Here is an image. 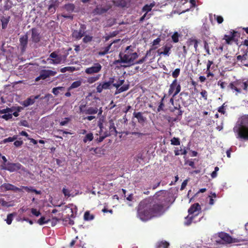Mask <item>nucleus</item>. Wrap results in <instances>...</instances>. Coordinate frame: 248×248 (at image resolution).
<instances>
[{
    "label": "nucleus",
    "mask_w": 248,
    "mask_h": 248,
    "mask_svg": "<svg viewBox=\"0 0 248 248\" xmlns=\"http://www.w3.org/2000/svg\"><path fill=\"white\" fill-rule=\"evenodd\" d=\"M133 116L136 118L138 120V122L140 124L143 125L146 120V118L144 117L142 113L141 112H135L134 111L133 113Z\"/></svg>",
    "instance_id": "24"
},
{
    "label": "nucleus",
    "mask_w": 248,
    "mask_h": 248,
    "mask_svg": "<svg viewBox=\"0 0 248 248\" xmlns=\"http://www.w3.org/2000/svg\"><path fill=\"white\" fill-rule=\"evenodd\" d=\"M57 74L56 71L50 70H42L40 72V75L35 78V81H38L41 79H45L50 76H54Z\"/></svg>",
    "instance_id": "9"
},
{
    "label": "nucleus",
    "mask_w": 248,
    "mask_h": 248,
    "mask_svg": "<svg viewBox=\"0 0 248 248\" xmlns=\"http://www.w3.org/2000/svg\"><path fill=\"white\" fill-rule=\"evenodd\" d=\"M94 216L91 214L90 211H86L84 215V219L85 220L89 221L93 219Z\"/></svg>",
    "instance_id": "34"
},
{
    "label": "nucleus",
    "mask_w": 248,
    "mask_h": 248,
    "mask_svg": "<svg viewBox=\"0 0 248 248\" xmlns=\"http://www.w3.org/2000/svg\"><path fill=\"white\" fill-rule=\"evenodd\" d=\"M227 84L226 82L225 81H223L222 80H219L217 82V85L219 86L221 89H224L225 88L226 85Z\"/></svg>",
    "instance_id": "57"
},
{
    "label": "nucleus",
    "mask_w": 248,
    "mask_h": 248,
    "mask_svg": "<svg viewBox=\"0 0 248 248\" xmlns=\"http://www.w3.org/2000/svg\"><path fill=\"white\" fill-rule=\"evenodd\" d=\"M170 198L168 192L160 190L153 196L142 200L138 206V217L141 220L146 221L161 216L169 207Z\"/></svg>",
    "instance_id": "1"
},
{
    "label": "nucleus",
    "mask_w": 248,
    "mask_h": 248,
    "mask_svg": "<svg viewBox=\"0 0 248 248\" xmlns=\"http://www.w3.org/2000/svg\"><path fill=\"white\" fill-rule=\"evenodd\" d=\"M17 139V137L16 136H14L13 137H9L8 138L4 139L2 141V143H6L7 142H12L16 140Z\"/></svg>",
    "instance_id": "45"
},
{
    "label": "nucleus",
    "mask_w": 248,
    "mask_h": 248,
    "mask_svg": "<svg viewBox=\"0 0 248 248\" xmlns=\"http://www.w3.org/2000/svg\"><path fill=\"white\" fill-rule=\"evenodd\" d=\"M31 41L33 43H39L41 39V36L38 30L35 28H33L31 30Z\"/></svg>",
    "instance_id": "13"
},
{
    "label": "nucleus",
    "mask_w": 248,
    "mask_h": 248,
    "mask_svg": "<svg viewBox=\"0 0 248 248\" xmlns=\"http://www.w3.org/2000/svg\"><path fill=\"white\" fill-rule=\"evenodd\" d=\"M169 243L166 241H161L158 243L157 248H168Z\"/></svg>",
    "instance_id": "42"
},
{
    "label": "nucleus",
    "mask_w": 248,
    "mask_h": 248,
    "mask_svg": "<svg viewBox=\"0 0 248 248\" xmlns=\"http://www.w3.org/2000/svg\"><path fill=\"white\" fill-rule=\"evenodd\" d=\"M129 88V84H124L121 87L120 86V87L116 88V91L115 94H117L118 93H120L126 91L128 90Z\"/></svg>",
    "instance_id": "33"
},
{
    "label": "nucleus",
    "mask_w": 248,
    "mask_h": 248,
    "mask_svg": "<svg viewBox=\"0 0 248 248\" xmlns=\"http://www.w3.org/2000/svg\"><path fill=\"white\" fill-rule=\"evenodd\" d=\"M248 87V81H244L243 80L238 79L230 82L228 88L233 92H235V95H238L242 93V89L247 92Z\"/></svg>",
    "instance_id": "4"
},
{
    "label": "nucleus",
    "mask_w": 248,
    "mask_h": 248,
    "mask_svg": "<svg viewBox=\"0 0 248 248\" xmlns=\"http://www.w3.org/2000/svg\"><path fill=\"white\" fill-rule=\"evenodd\" d=\"M124 79H119L117 83L113 84V86L115 87L116 88H118V87L121 86L124 84Z\"/></svg>",
    "instance_id": "52"
},
{
    "label": "nucleus",
    "mask_w": 248,
    "mask_h": 248,
    "mask_svg": "<svg viewBox=\"0 0 248 248\" xmlns=\"http://www.w3.org/2000/svg\"><path fill=\"white\" fill-rule=\"evenodd\" d=\"M70 121V119L68 117H66L63 119L61 122L60 123V125L63 126L67 124Z\"/></svg>",
    "instance_id": "54"
},
{
    "label": "nucleus",
    "mask_w": 248,
    "mask_h": 248,
    "mask_svg": "<svg viewBox=\"0 0 248 248\" xmlns=\"http://www.w3.org/2000/svg\"><path fill=\"white\" fill-rule=\"evenodd\" d=\"M214 16H215V18L216 19V20H217V22L218 24H221L223 22V21H224L223 18L221 16H216L215 15Z\"/></svg>",
    "instance_id": "55"
},
{
    "label": "nucleus",
    "mask_w": 248,
    "mask_h": 248,
    "mask_svg": "<svg viewBox=\"0 0 248 248\" xmlns=\"http://www.w3.org/2000/svg\"><path fill=\"white\" fill-rule=\"evenodd\" d=\"M28 43V36L27 34L20 36L19 38V46L22 53L25 52L27 47Z\"/></svg>",
    "instance_id": "14"
},
{
    "label": "nucleus",
    "mask_w": 248,
    "mask_h": 248,
    "mask_svg": "<svg viewBox=\"0 0 248 248\" xmlns=\"http://www.w3.org/2000/svg\"><path fill=\"white\" fill-rule=\"evenodd\" d=\"M81 83L82 82L80 80H77L73 82L71 86L68 88V91H70L73 89L78 88L81 85Z\"/></svg>",
    "instance_id": "35"
},
{
    "label": "nucleus",
    "mask_w": 248,
    "mask_h": 248,
    "mask_svg": "<svg viewBox=\"0 0 248 248\" xmlns=\"http://www.w3.org/2000/svg\"><path fill=\"white\" fill-rule=\"evenodd\" d=\"M13 214H9L7 215V218L6 219V223L8 225H10L12 223L13 220Z\"/></svg>",
    "instance_id": "51"
},
{
    "label": "nucleus",
    "mask_w": 248,
    "mask_h": 248,
    "mask_svg": "<svg viewBox=\"0 0 248 248\" xmlns=\"http://www.w3.org/2000/svg\"><path fill=\"white\" fill-rule=\"evenodd\" d=\"M165 105L163 102H159V106L157 109V112H160V111L163 110V108L164 107Z\"/></svg>",
    "instance_id": "62"
},
{
    "label": "nucleus",
    "mask_w": 248,
    "mask_h": 248,
    "mask_svg": "<svg viewBox=\"0 0 248 248\" xmlns=\"http://www.w3.org/2000/svg\"><path fill=\"white\" fill-rule=\"evenodd\" d=\"M180 99L181 100L183 105L185 107H187L190 104L189 96L187 92H181L180 93Z\"/></svg>",
    "instance_id": "19"
},
{
    "label": "nucleus",
    "mask_w": 248,
    "mask_h": 248,
    "mask_svg": "<svg viewBox=\"0 0 248 248\" xmlns=\"http://www.w3.org/2000/svg\"><path fill=\"white\" fill-rule=\"evenodd\" d=\"M58 221H59V219H58L56 217H52V219L50 220V221L51 222L52 226H54L55 225H56V224L57 223Z\"/></svg>",
    "instance_id": "63"
},
{
    "label": "nucleus",
    "mask_w": 248,
    "mask_h": 248,
    "mask_svg": "<svg viewBox=\"0 0 248 248\" xmlns=\"http://www.w3.org/2000/svg\"><path fill=\"white\" fill-rule=\"evenodd\" d=\"M201 95L203 99L205 101L207 100L208 93L205 90H202L201 92Z\"/></svg>",
    "instance_id": "53"
},
{
    "label": "nucleus",
    "mask_w": 248,
    "mask_h": 248,
    "mask_svg": "<svg viewBox=\"0 0 248 248\" xmlns=\"http://www.w3.org/2000/svg\"><path fill=\"white\" fill-rule=\"evenodd\" d=\"M248 57V50H244L242 55H240L237 56L236 59L238 61H240L241 63L245 66L246 63V60Z\"/></svg>",
    "instance_id": "28"
},
{
    "label": "nucleus",
    "mask_w": 248,
    "mask_h": 248,
    "mask_svg": "<svg viewBox=\"0 0 248 248\" xmlns=\"http://www.w3.org/2000/svg\"><path fill=\"white\" fill-rule=\"evenodd\" d=\"M75 69V68L74 67H64L61 69L60 72L62 73H65L68 71L72 72L74 71Z\"/></svg>",
    "instance_id": "47"
},
{
    "label": "nucleus",
    "mask_w": 248,
    "mask_h": 248,
    "mask_svg": "<svg viewBox=\"0 0 248 248\" xmlns=\"http://www.w3.org/2000/svg\"><path fill=\"white\" fill-rule=\"evenodd\" d=\"M112 6L111 4H107L105 7H102L101 6L98 5L94 9V12L98 15H102L106 13L109 10Z\"/></svg>",
    "instance_id": "22"
},
{
    "label": "nucleus",
    "mask_w": 248,
    "mask_h": 248,
    "mask_svg": "<svg viewBox=\"0 0 248 248\" xmlns=\"http://www.w3.org/2000/svg\"><path fill=\"white\" fill-rule=\"evenodd\" d=\"M50 219H48L47 220H46V218L44 217H42L40 219H39L37 221V223L40 225H42L45 224H46L50 222Z\"/></svg>",
    "instance_id": "41"
},
{
    "label": "nucleus",
    "mask_w": 248,
    "mask_h": 248,
    "mask_svg": "<svg viewBox=\"0 0 248 248\" xmlns=\"http://www.w3.org/2000/svg\"><path fill=\"white\" fill-rule=\"evenodd\" d=\"M111 48V44H109L107 46L102 48L101 50L99 51L98 54L99 56H104L109 53V50Z\"/></svg>",
    "instance_id": "32"
},
{
    "label": "nucleus",
    "mask_w": 248,
    "mask_h": 248,
    "mask_svg": "<svg viewBox=\"0 0 248 248\" xmlns=\"http://www.w3.org/2000/svg\"><path fill=\"white\" fill-rule=\"evenodd\" d=\"M201 210V207L199 203H195L191 205L188 210L189 215L186 217V225H190L194 217L199 214Z\"/></svg>",
    "instance_id": "5"
},
{
    "label": "nucleus",
    "mask_w": 248,
    "mask_h": 248,
    "mask_svg": "<svg viewBox=\"0 0 248 248\" xmlns=\"http://www.w3.org/2000/svg\"><path fill=\"white\" fill-rule=\"evenodd\" d=\"M113 3L115 6L121 8L128 7L129 5L128 2L126 0H113Z\"/></svg>",
    "instance_id": "27"
},
{
    "label": "nucleus",
    "mask_w": 248,
    "mask_h": 248,
    "mask_svg": "<svg viewBox=\"0 0 248 248\" xmlns=\"http://www.w3.org/2000/svg\"><path fill=\"white\" fill-rule=\"evenodd\" d=\"M237 33V31H231L230 34L229 35H225L223 39L225 40L227 44H230L232 41L235 40V37Z\"/></svg>",
    "instance_id": "23"
},
{
    "label": "nucleus",
    "mask_w": 248,
    "mask_h": 248,
    "mask_svg": "<svg viewBox=\"0 0 248 248\" xmlns=\"http://www.w3.org/2000/svg\"><path fill=\"white\" fill-rule=\"evenodd\" d=\"M22 189H24L25 191H26L28 192H34L36 194H41V191L40 190H37L35 189H34L32 186H22Z\"/></svg>",
    "instance_id": "31"
},
{
    "label": "nucleus",
    "mask_w": 248,
    "mask_h": 248,
    "mask_svg": "<svg viewBox=\"0 0 248 248\" xmlns=\"http://www.w3.org/2000/svg\"><path fill=\"white\" fill-rule=\"evenodd\" d=\"M155 6L154 3H150V4H146L143 6L142 8V11L143 12H146V13H147L148 12H150L151 11L152 8Z\"/></svg>",
    "instance_id": "38"
},
{
    "label": "nucleus",
    "mask_w": 248,
    "mask_h": 248,
    "mask_svg": "<svg viewBox=\"0 0 248 248\" xmlns=\"http://www.w3.org/2000/svg\"><path fill=\"white\" fill-rule=\"evenodd\" d=\"M86 26L81 24L78 30H75L72 31V37L76 40H80L86 33Z\"/></svg>",
    "instance_id": "8"
},
{
    "label": "nucleus",
    "mask_w": 248,
    "mask_h": 248,
    "mask_svg": "<svg viewBox=\"0 0 248 248\" xmlns=\"http://www.w3.org/2000/svg\"><path fill=\"white\" fill-rule=\"evenodd\" d=\"M138 54L137 52H134L131 46H127L122 53L124 63H128L129 65L134 64V61L138 58Z\"/></svg>",
    "instance_id": "3"
},
{
    "label": "nucleus",
    "mask_w": 248,
    "mask_h": 248,
    "mask_svg": "<svg viewBox=\"0 0 248 248\" xmlns=\"http://www.w3.org/2000/svg\"><path fill=\"white\" fill-rule=\"evenodd\" d=\"M183 112L184 111L182 109H178V110H176L175 112L174 113V114L177 116V119H179L180 117H181Z\"/></svg>",
    "instance_id": "61"
},
{
    "label": "nucleus",
    "mask_w": 248,
    "mask_h": 248,
    "mask_svg": "<svg viewBox=\"0 0 248 248\" xmlns=\"http://www.w3.org/2000/svg\"><path fill=\"white\" fill-rule=\"evenodd\" d=\"M187 182H188L187 179H186L183 182V183L181 185V188H180L181 190H183V189H184L185 188L186 186V185L187 184Z\"/></svg>",
    "instance_id": "64"
},
{
    "label": "nucleus",
    "mask_w": 248,
    "mask_h": 248,
    "mask_svg": "<svg viewBox=\"0 0 248 248\" xmlns=\"http://www.w3.org/2000/svg\"><path fill=\"white\" fill-rule=\"evenodd\" d=\"M199 41L197 39L191 37L189 38L186 42V45L188 49H190L192 46H193L195 51H197Z\"/></svg>",
    "instance_id": "20"
},
{
    "label": "nucleus",
    "mask_w": 248,
    "mask_h": 248,
    "mask_svg": "<svg viewBox=\"0 0 248 248\" xmlns=\"http://www.w3.org/2000/svg\"><path fill=\"white\" fill-rule=\"evenodd\" d=\"M180 36V34L178 33V32H174V33L171 36V39L172 40V41L175 43L178 42L179 38Z\"/></svg>",
    "instance_id": "39"
},
{
    "label": "nucleus",
    "mask_w": 248,
    "mask_h": 248,
    "mask_svg": "<svg viewBox=\"0 0 248 248\" xmlns=\"http://www.w3.org/2000/svg\"><path fill=\"white\" fill-rule=\"evenodd\" d=\"M233 131L237 134L238 139L248 140V114H243L238 118Z\"/></svg>",
    "instance_id": "2"
},
{
    "label": "nucleus",
    "mask_w": 248,
    "mask_h": 248,
    "mask_svg": "<svg viewBox=\"0 0 248 248\" xmlns=\"http://www.w3.org/2000/svg\"><path fill=\"white\" fill-rule=\"evenodd\" d=\"M39 98V95L36 96H31L30 97L28 98L27 99L22 101L20 104L21 105L24 106V107H27L29 106H31L35 102L36 99Z\"/></svg>",
    "instance_id": "21"
},
{
    "label": "nucleus",
    "mask_w": 248,
    "mask_h": 248,
    "mask_svg": "<svg viewBox=\"0 0 248 248\" xmlns=\"http://www.w3.org/2000/svg\"><path fill=\"white\" fill-rule=\"evenodd\" d=\"M131 134L135 136V140H137V142L139 143L144 142L146 140V136H149L150 135L149 133H144L138 132H132Z\"/></svg>",
    "instance_id": "16"
},
{
    "label": "nucleus",
    "mask_w": 248,
    "mask_h": 248,
    "mask_svg": "<svg viewBox=\"0 0 248 248\" xmlns=\"http://www.w3.org/2000/svg\"><path fill=\"white\" fill-rule=\"evenodd\" d=\"M93 139V133H89L86 134L84 139H83V141L84 143H86L87 141H91Z\"/></svg>",
    "instance_id": "37"
},
{
    "label": "nucleus",
    "mask_w": 248,
    "mask_h": 248,
    "mask_svg": "<svg viewBox=\"0 0 248 248\" xmlns=\"http://www.w3.org/2000/svg\"><path fill=\"white\" fill-rule=\"evenodd\" d=\"M181 87L179 83L178 82L177 79H174L170 85L168 91V95L173 94V97L177 95L181 91Z\"/></svg>",
    "instance_id": "6"
},
{
    "label": "nucleus",
    "mask_w": 248,
    "mask_h": 248,
    "mask_svg": "<svg viewBox=\"0 0 248 248\" xmlns=\"http://www.w3.org/2000/svg\"><path fill=\"white\" fill-rule=\"evenodd\" d=\"M80 112L85 114L93 115L98 112V108L96 107H86V105H81L79 107Z\"/></svg>",
    "instance_id": "10"
},
{
    "label": "nucleus",
    "mask_w": 248,
    "mask_h": 248,
    "mask_svg": "<svg viewBox=\"0 0 248 248\" xmlns=\"http://www.w3.org/2000/svg\"><path fill=\"white\" fill-rule=\"evenodd\" d=\"M218 237L222 240L224 243L231 244L235 243V239L232 238L228 233L224 232L218 233Z\"/></svg>",
    "instance_id": "15"
},
{
    "label": "nucleus",
    "mask_w": 248,
    "mask_h": 248,
    "mask_svg": "<svg viewBox=\"0 0 248 248\" xmlns=\"http://www.w3.org/2000/svg\"><path fill=\"white\" fill-rule=\"evenodd\" d=\"M171 144L173 145H180V140L178 138L173 137L170 140Z\"/></svg>",
    "instance_id": "43"
},
{
    "label": "nucleus",
    "mask_w": 248,
    "mask_h": 248,
    "mask_svg": "<svg viewBox=\"0 0 248 248\" xmlns=\"http://www.w3.org/2000/svg\"><path fill=\"white\" fill-rule=\"evenodd\" d=\"M98 126L100 128V136L99 138H97L96 140L98 141V142H101L104 140L105 138L109 136V133H108L107 132H105L103 123H99Z\"/></svg>",
    "instance_id": "17"
},
{
    "label": "nucleus",
    "mask_w": 248,
    "mask_h": 248,
    "mask_svg": "<svg viewBox=\"0 0 248 248\" xmlns=\"http://www.w3.org/2000/svg\"><path fill=\"white\" fill-rule=\"evenodd\" d=\"M172 47V46L171 45L170 46L166 45L162 47L164 49V51L162 52H159V50H158V53L160 55H163L165 56H169L170 54L169 51H170Z\"/></svg>",
    "instance_id": "29"
},
{
    "label": "nucleus",
    "mask_w": 248,
    "mask_h": 248,
    "mask_svg": "<svg viewBox=\"0 0 248 248\" xmlns=\"http://www.w3.org/2000/svg\"><path fill=\"white\" fill-rule=\"evenodd\" d=\"M100 75L96 76L95 77H90L88 78V82L89 83H93L99 79Z\"/></svg>",
    "instance_id": "48"
},
{
    "label": "nucleus",
    "mask_w": 248,
    "mask_h": 248,
    "mask_svg": "<svg viewBox=\"0 0 248 248\" xmlns=\"http://www.w3.org/2000/svg\"><path fill=\"white\" fill-rule=\"evenodd\" d=\"M3 169L10 172H14L19 170H24L25 168L19 163H11L8 162L3 167Z\"/></svg>",
    "instance_id": "7"
},
{
    "label": "nucleus",
    "mask_w": 248,
    "mask_h": 248,
    "mask_svg": "<svg viewBox=\"0 0 248 248\" xmlns=\"http://www.w3.org/2000/svg\"><path fill=\"white\" fill-rule=\"evenodd\" d=\"M64 89L65 88L63 87H55L52 89V93L55 95H57L59 93L60 91H63L64 90Z\"/></svg>",
    "instance_id": "40"
},
{
    "label": "nucleus",
    "mask_w": 248,
    "mask_h": 248,
    "mask_svg": "<svg viewBox=\"0 0 248 248\" xmlns=\"http://www.w3.org/2000/svg\"><path fill=\"white\" fill-rule=\"evenodd\" d=\"M108 127L109 131L107 130L106 129L104 128L105 132H107L108 133H109V136L110 135L116 136L118 132L116 130V128L115 126V124L113 120L111 119L109 120L108 125Z\"/></svg>",
    "instance_id": "18"
},
{
    "label": "nucleus",
    "mask_w": 248,
    "mask_h": 248,
    "mask_svg": "<svg viewBox=\"0 0 248 248\" xmlns=\"http://www.w3.org/2000/svg\"><path fill=\"white\" fill-rule=\"evenodd\" d=\"M49 57L51 58L54 59L51 60V63L54 64H57L61 63L62 60V58L61 57H59L58 56L56 52L54 51L51 53L50 54Z\"/></svg>",
    "instance_id": "26"
},
{
    "label": "nucleus",
    "mask_w": 248,
    "mask_h": 248,
    "mask_svg": "<svg viewBox=\"0 0 248 248\" xmlns=\"http://www.w3.org/2000/svg\"><path fill=\"white\" fill-rule=\"evenodd\" d=\"M93 36L89 35H84V38H83V42L84 43H88L90 42L93 40Z\"/></svg>",
    "instance_id": "46"
},
{
    "label": "nucleus",
    "mask_w": 248,
    "mask_h": 248,
    "mask_svg": "<svg viewBox=\"0 0 248 248\" xmlns=\"http://www.w3.org/2000/svg\"><path fill=\"white\" fill-rule=\"evenodd\" d=\"M180 73V69L176 68L172 73V76L173 78L176 79V78L179 76Z\"/></svg>",
    "instance_id": "49"
},
{
    "label": "nucleus",
    "mask_w": 248,
    "mask_h": 248,
    "mask_svg": "<svg viewBox=\"0 0 248 248\" xmlns=\"http://www.w3.org/2000/svg\"><path fill=\"white\" fill-rule=\"evenodd\" d=\"M0 188L1 191L3 192L10 190L13 191L14 192H20L22 191L21 189L9 183H4L2 184L0 186Z\"/></svg>",
    "instance_id": "12"
},
{
    "label": "nucleus",
    "mask_w": 248,
    "mask_h": 248,
    "mask_svg": "<svg viewBox=\"0 0 248 248\" xmlns=\"http://www.w3.org/2000/svg\"><path fill=\"white\" fill-rule=\"evenodd\" d=\"M10 17L2 16L0 18V21L1 22V27L2 29H5L7 28V25L9 22Z\"/></svg>",
    "instance_id": "30"
},
{
    "label": "nucleus",
    "mask_w": 248,
    "mask_h": 248,
    "mask_svg": "<svg viewBox=\"0 0 248 248\" xmlns=\"http://www.w3.org/2000/svg\"><path fill=\"white\" fill-rule=\"evenodd\" d=\"M119 56L120 57V59L119 60H115L114 62V63L115 64H118V63H124V62L122 61L123 60V58L122 57V52H121L119 53Z\"/></svg>",
    "instance_id": "59"
},
{
    "label": "nucleus",
    "mask_w": 248,
    "mask_h": 248,
    "mask_svg": "<svg viewBox=\"0 0 248 248\" xmlns=\"http://www.w3.org/2000/svg\"><path fill=\"white\" fill-rule=\"evenodd\" d=\"M75 8V5L73 3H68L64 5V9L69 12H73Z\"/></svg>",
    "instance_id": "36"
},
{
    "label": "nucleus",
    "mask_w": 248,
    "mask_h": 248,
    "mask_svg": "<svg viewBox=\"0 0 248 248\" xmlns=\"http://www.w3.org/2000/svg\"><path fill=\"white\" fill-rule=\"evenodd\" d=\"M213 64V61L208 60L207 63V68L206 72L211 71V65Z\"/></svg>",
    "instance_id": "60"
},
{
    "label": "nucleus",
    "mask_w": 248,
    "mask_h": 248,
    "mask_svg": "<svg viewBox=\"0 0 248 248\" xmlns=\"http://www.w3.org/2000/svg\"><path fill=\"white\" fill-rule=\"evenodd\" d=\"M102 67L101 65L99 63H95L91 67L87 68L85 70V72L88 75L98 73L101 70Z\"/></svg>",
    "instance_id": "11"
},
{
    "label": "nucleus",
    "mask_w": 248,
    "mask_h": 248,
    "mask_svg": "<svg viewBox=\"0 0 248 248\" xmlns=\"http://www.w3.org/2000/svg\"><path fill=\"white\" fill-rule=\"evenodd\" d=\"M110 86L107 82H102L100 83L96 87V91L98 93H101L103 90L109 89Z\"/></svg>",
    "instance_id": "25"
},
{
    "label": "nucleus",
    "mask_w": 248,
    "mask_h": 248,
    "mask_svg": "<svg viewBox=\"0 0 248 248\" xmlns=\"http://www.w3.org/2000/svg\"><path fill=\"white\" fill-rule=\"evenodd\" d=\"M62 193L65 197H69L71 196L70 190L65 187H63L62 190Z\"/></svg>",
    "instance_id": "50"
},
{
    "label": "nucleus",
    "mask_w": 248,
    "mask_h": 248,
    "mask_svg": "<svg viewBox=\"0 0 248 248\" xmlns=\"http://www.w3.org/2000/svg\"><path fill=\"white\" fill-rule=\"evenodd\" d=\"M186 154L187 151L185 149L183 150L181 149L180 150L175 149L174 150V154L175 155H186Z\"/></svg>",
    "instance_id": "44"
},
{
    "label": "nucleus",
    "mask_w": 248,
    "mask_h": 248,
    "mask_svg": "<svg viewBox=\"0 0 248 248\" xmlns=\"http://www.w3.org/2000/svg\"><path fill=\"white\" fill-rule=\"evenodd\" d=\"M1 118H3L6 120H8L12 118V113H6L4 115L0 116Z\"/></svg>",
    "instance_id": "56"
},
{
    "label": "nucleus",
    "mask_w": 248,
    "mask_h": 248,
    "mask_svg": "<svg viewBox=\"0 0 248 248\" xmlns=\"http://www.w3.org/2000/svg\"><path fill=\"white\" fill-rule=\"evenodd\" d=\"M31 213L36 217H38L41 215L40 212L35 208L31 209Z\"/></svg>",
    "instance_id": "58"
}]
</instances>
